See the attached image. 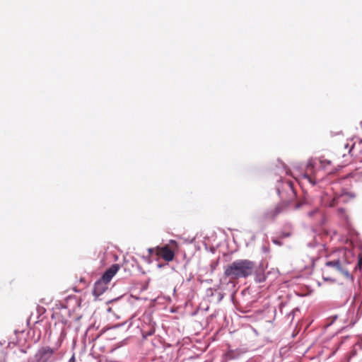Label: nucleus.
<instances>
[{
  "label": "nucleus",
  "instance_id": "nucleus-9",
  "mask_svg": "<svg viewBox=\"0 0 362 362\" xmlns=\"http://www.w3.org/2000/svg\"><path fill=\"white\" fill-rule=\"evenodd\" d=\"M339 197H334L328 204L327 205L329 206V207H333L334 206H336L338 203V199H339Z\"/></svg>",
  "mask_w": 362,
  "mask_h": 362
},
{
  "label": "nucleus",
  "instance_id": "nucleus-14",
  "mask_svg": "<svg viewBox=\"0 0 362 362\" xmlns=\"http://www.w3.org/2000/svg\"><path fill=\"white\" fill-rule=\"evenodd\" d=\"M298 207H299V205H298V204H296V205L295 206V209H298Z\"/></svg>",
  "mask_w": 362,
  "mask_h": 362
},
{
  "label": "nucleus",
  "instance_id": "nucleus-6",
  "mask_svg": "<svg viewBox=\"0 0 362 362\" xmlns=\"http://www.w3.org/2000/svg\"><path fill=\"white\" fill-rule=\"evenodd\" d=\"M349 153L355 156L359 161H362V141L358 144L354 143L349 150Z\"/></svg>",
  "mask_w": 362,
  "mask_h": 362
},
{
  "label": "nucleus",
  "instance_id": "nucleus-13",
  "mask_svg": "<svg viewBox=\"0 0 362 362\" xmlns=\"http://www.w3.org/2000/svg\"><path fill=\"white\" fill-rule=\"evenodd\" d=\"M291 192H292V196H293V197H295V194H294V192H293L292 190H291Z\"/></svg>",
  "mask_w": 362,
  "mask_h": 362
},
{
  "label": "nucleus",
  "instance_id": "nucleus-3",
  "mask_svg": "<svg viewBox=\"0 0 362 362\" xmlns=\"http://www.w3.org/2000/svg\"><path fill=\"white\" fill-rule=\"evenodd\" d=\"M119 269V264H115L106 270L102 277L95 283L93 291V294L95 296H100L107 289L108 284L110 282L112 277L117 274Z\"/></svg>",
  "mask_w": 362,
  "mask_h": 362
},
{
  "label": "nucleus",
  "instance_id": "nucleus-11",
  "mask_svg": "<svg viewBox=\"0 0 362 362\" xmlns=\"http://www.w3.org/2000/svg\"><path fill=\"white\" fill-rule=\"evenodd\" d=\"M154 332V330L151 331L149 333L147 334V335H151Z\"/></svg>",
  "mask_w": 362,
  "mask_h": 362
},
{
  "label": "nucleus",
  "instance_id": "nucleus-2",
  "mask_svg": "<svg viewBox=\"0 0 362 362\" xmlns=\"http://www.w3.org/2000/svg\"><path fill=\"white\" fill-rule=\"evenodd\" d=\"M177 248V242L171 240L169 244L148 248V252L149 255L155 254L158 258H161L166 262H171L175 258V250Z\"/></svg>",
  "mask_w": 362,
  "mask_h": 362
},
{
  "label": "nucleus",
  "instance_id": "nucleus-1",
  "mask_svg": "<svg viewBox=\"0 0 362 362\" xmlns=\"http://www.w3.org/2000/svg\"><path fill=\"white\" fill-rule=\"evenodd\" d=\"M255 264L249 259H237L225 267L224 276L230 281L251 276Z\"/></svg>",
  "mask_w": 362,
  "mask_h": 362
},
{
  "label": "nucleus",
  "instance_id": "nucleus-8",
  "mask_svg": "<svg viewBox=\"0 0 362 362\" xmlns=\"http://www.w3.org/2000/svg\"><path fill=\"white\" fill-rule=\"evenodd\" d=\"M320 166L327 170L328 173H332V170L329 169V166L332 165V161L327 159H320Z\"/></svg>",
  "mask_w": 362,
  "mask_h": 362
},
{
  "label": "nucleus",
  "instance_id": "nucleus-4",
  "mask_svg": "<svg viewBox=\"0 0 362 362\" xmlns=\"http://www.w3.org/2000/svg\"><path fill=\"white\" fill-rule=\"evenodd\" d=\"M60 346L61 344L59 343L54 348H51L47 346H42L37 350L35 355V362H48Z\"/></svg>",
  "mask_w": 362,
  "mask_h": 362
},
{
  "label": "nucleus",
  "instance_id": "nucleus-5",
  "mask_svg": "<svg viewBox=\"0 0 362 362\" xmlns=\"http://www.w3.org/2000/svg\"><path fill=\"white\" fill-rule=\"evenodd\" d=\"M291 204V201L281 202V204H278L274 209H272L265 214V218L269 219L275 218L281 212L290 206Z\"/></svg>",
  "mask_w": 362,
  "mask_h": 362
},
{
  "label": "nucleus",
  "instance_id": "nucleus-10",
  "mask_svg": "<svg viewBox=\"0 0 362 362\" xmlns=\"http://www.w3.org/2000/svg\"><path fill=\"white\" fill-rule=\"evenodd\" d=\"M337 211L339 215H342L345 213V210L342 208L339 209Z\"/></svg>",
  "mask_w": 362,
  "mask_h": 362
},
{
  "label": "nucleus",
  "instance_id": "nucleus-12",
  "mask_svg": "<svg viewBox=\"0 0 362 362\" xmlns=\"http://www.w3.org/2000/svg\"><path fill=\"white\" fill-rule=\"evenodd\" d=\"M359 264H362V257L359 259Z\"/></svg>",
  "mask_w": 362,
  "mask_h": 362
},
{
  "label": "nucleus",
  "instance_id": "nucleus-7",
  "mask_svg": "<svg viewBox=\"0 0 362 362\" xmlns=\"http://www.w3.org/2000/svg\"><path fill=\"white\" fill-rule=\"evenodd\" d=\"M326 265L327 267H332L336 268L339 271H341L346 276H349V272L347 271L344 272L342 271L341 266H340V262L339 260H334V261H329L326 263Z\"/></svg>",
  "mask_w": 362,
  "mask_h": 362
}]
</instances>
